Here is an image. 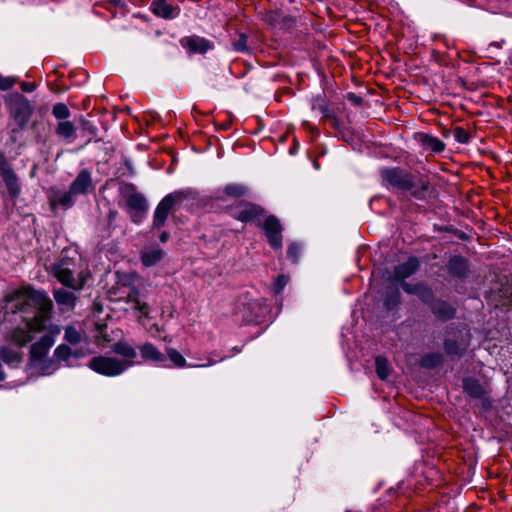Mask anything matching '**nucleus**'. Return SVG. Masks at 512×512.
<instances>
[{
	"mask_svg": "<svg viewBox=\"0 0 512 512\" xmlns=\"http://www.w3.org/2000/svg\"><path fill=\"white\" fill-rule=\"evenodd\" d=\"M5 300L14 303L15 311L26 313L30 308L35 309L32 317H23V325L16 326L10 332V341L18 347H25L36 334L42 333L46 328V322L52 314V300L45 292L30 287H23L8 294Z\"/></svg>",
	"mask_w": 512,
	"mask_h": 512,
	"instance_id": "f257e3e1",
	"label": "nucleus"
},
{
	"mask_svg": "<svg viewBox=\"0 0 512 512\" xmlns=\"http://www.w3.org/2000/svg\"><path fill=\"white\" fill-rule=\"evenodd\" d=\"M51 273L62 285L76 291L84 287L90 275L87 264L75 251L71 255L69 251H62L59 260L52 265Z\"/></svg>",
	"mask_w": 512,
	"mask_h": 512,
	"instance_id": "f03ea898",
	"label": "nucleus"
},
{
	"mask_svg": "<svg viewBox=\"0 0 512 512\" xmlns=\"http://www.w3.org/2000/svg\"><path fill=\"white\" fill-rule=\"evenodd\" d=\"M45 332L37 341L33 342L29 349L30 363L39 368L43 373L50 374L57 367L52 359H48L50 349L56 342L57 337L61 333V328L57 324H47L42 331Z\"/></svg>",
	"mask_w": 512,
	"mask_h": 512,
	"instance_id": "7ed1b4c3",
	"label": "nucleus"
},
{
	"mask_svg": "<svg viewBox=\"0 0 512 512\" xmlns=\"http://www.w3.org/2000/svg\"><path fill=\"white\" fill-rule=\"evenodd\" d=\"M385 183L392 189L409 192L417 199H424L429 189V183L416 178L412 174L400 168H386L381 171Z\"/></svg>",
	"mask_w": 512,
	"mask_h": 512,
	"instance_id": "20e7f679",
	"label": "nucleus"
},
{
	"mask_svg": "<svg viewBox=\"0 0 512 512\" xmlns=\"http://www.w3.org/2000/svg\"><path fill=\"white\" fill-rule=\"evenodd\" d=\"M87 366L94 372L106 376L116 377L129 369V364L112 356H95L91 358Z\"/></svg>",
	"mask_w": 512,
	"mask_h": 512,
	"instance_id": "39448f33",
	"label": "nucleus"
},
{
	"mask_svg": "<svg viewBox=\"0 0 512 512\" xmlns=\"http://www.w3.org/2000/svg\"><path fill=\"white\" fill-rule=\"evenodd\" d=\"M6 104L11 117L16 121L19 127H25L32 114V107L29 101L23 95L13 93L7 97Z\"/></svg>",
	"mask_w": 512,
	"mask_h": 512,
	"instance_id": "423d86ee",
	"label": "nucleus"
},
{
	"mask_svg": "<svg viewBox=\"0 0 512 512\" xmlns=\"http://www.w3.org/2000/svg\"><path fill=\"white\" fill-rule=\"evenodd\" d=\"M184 198L185 195L180 191L165 196L155 209L153 225L157 228L163 226L173 206L180 203Z\"/></svg>",
	"mask_w": 512,
	"mask_h": 512,
	"instance_id": "0eeeda50",
	"label": "nucleus"
},
{
	"mask_svg": "<svg viewBox=\"0 0 512 512\" xmlns=\"http://www.w3.org/2000/svg\"><path fill=\"white\" fill-rule=\"evenodd\" d=\"M265 210L254 203H242L239 206L238 210H234L231 212V216L238 221L248 223V222H254L258 226L261 223V218L264 216Z\"/></svg>",
	"mask_w": 512,
	"mask_h": 512,
	"instance_id": "6e6552de",
	"label": "nucleus"
},
{
	"mask_svg": "<svg viewBox=\"0 0 512 512\" xmlns=\"http://www.w3.org/2000/svg\"><path fill=\"white\" fill-rule=\"evenodd\" d=\"M268 238L270 245L275 249L282 247V226L275 216H268L260 225Z\"/></svg>",
	"mask_w": 512,
	"mask_h": 512,
	"instance_id": "1a4fd4ad",
	"label": "nucleus"
},
{
	"mask_svg": "<svg viewBox=\"0 0 512 512\" xmlns=\"http://www.w3.org/2000/svg\"><path fill=\"white\" fill-rule=\"evenodd\" d=\"M112 350L123 358L122 362L129 364V368L139 363L135 360L137 358L136 349L128 342L118 341L113 345Z\"/></svg>",
	"mask_w": 512,
	"mask_h": 512,
	"instance_id": "9d476101",
	"label": "nucleus"
},
{
	"mask_svg": "<svg viewBox=\"0 0 512 512\" xmlns=\"http://www.w3.org/2000/svg\"><path fill=\"white\" fill-rule=\"evenodd\" d=\"M151 11L158 17L173 19L179 15L180 9L168 3L166 0H153Z\"/></svg>",
	"mask_w": 512,
	"mask_h": 512,
	"instance_id": "9b49d317",
	"label": "nucleus"
},
{
	"mask_svg": "<svg viewBox=\"0 0 512 512\" xmlns=\"http://www.w3.org/2000/svg\"><path fill=\"white\" fill-rule=\"evenodd\" d=\"M92 178L91 173L84 169L79 172L75 180L70 185L71 193L77 194H85L92 189Z\"/></svg>",
	"mask_w": 512,
	"mask_h": 512,
	"instance_id": "f8f14e48",
	"label": "nucleus"
},
{
	"mask_svg": "<svg viewBox=\"0 0 512 512\" xmlns=\"http://www.w3.org/2000/svg\"><path fill=\"white\" fill-rule=\"evenodd\" d=\"M181 45L193 53H205L211 48L210 42L199 36L185 37L181 40Z\"/></svg>",
	"mask_w": 512,
	"mask_h": 512,
	"instance_id": "ddd939ff",
	"label": "nucleus"
},
{
	"mask_svg": "<svg viewBox=\"0 0 512 512\" xmlns=\"http://www.w3.org/2000/svg\"><path fill=\"white\" fill-rule=\"evenodd\" d=\"M53 297L57 305L66 310L74 309L77 302L76 295L73 292L67 291L63 288L55 289L53 291Z\"/></svg>",
	"mask_w": 512,
	"mask_h": 512,
	"instance_id": "4468645a",
	"label": "nucleus"
},
{
	"mask_svg": "<svg viewBox=\"0 0 512 512\" xmlns=\"http://www.w3.org/2000/svg\"><path fill=\"white\" fill-rule=\"evenodd\" d=\"M143 361L162 364L165 361L164 354L152 343L146 342L139 347Z\"/></svg>",
	"mask_w": 512,
	"mask_h": 512,
	"instance_id": "2eb2a0df",
	"label": "nucleus"
},
{
	"mask_svg": "<svg viewBox=\"0 0 512 512\" xmlns=\"http://www.w3.org/2000/svg\"><path fill=\"white\" fill-rule=\"evenodd\" d=\"M418 268V259L416 257H410L406 262L395 267L394 277L396 280H404L414 274Z\"/></svg>",
	"mask_w": 512,
	"mask_h": 512,
	"instance_id": "dca6fc26",
	"label": "nucleus"
},
{
	"mask_svg": "<svg viewBox=\"0 0 512 512\" xmlns=\"http://www.w3.org/2000/svg\"><path fill=\"white\" fill-rule=\"evenodd\" d=\"M75 195L74 193H71V190L69 189L68 192H61L59 190H51V193L49 195V203L51 207L54 209L57 206H61L65 209L69 208L73 204L72 196Z\"/></svg>",
	"mask_w": 512,
	"mask_h": 512,
	"instance_id": "f3484780",
	"label": "nucleus"
},
{
	"mask_svg": "<svg viewBox=\"0 0 512 512\" xmlns=\"http://www.w3.org/2000/svg\"><path fill=\"white\" fill-rule=\"evenodd\" d=\"M464 391L473 398L481 399L488 393V386L481 384L478 380L467 378L463 382Z\"/></svg>",
	"mask_w": 512,
	"mask_h": 512,
	"instance_id": "a211bd4d",
	"label": "nucleus"
},
{
	"mask_svg": "<svg viewBox=\"0 0 512 512\" xmlns=\"http://www.w3.org/2000/svg\"><path fill=\"white\" fill-rule=\"evenodd\" d=\"M127 206L130 210H132L135 214L132 215L133 221L137 222L136 215L138 213H144L148 206L145 197L138 192H133L127 197Z\"/></svg>",
	"mask_w": 512,
	"mask_h": 512,
	"instance_id": "6ab92c4d",
	"label": "nucleus"
},
{
	"mask_svg": "<svg viewBox=\"0 0 512 512\" xmlns=\"http://www.w3.org/2000/svg\"><path fill=\"white\" fill-rule=\"evenodd\" d=\"M1 175L10 196L17 197L20 193V186L16 174L12 169H6L3 173H1Z\"/></svg>",
	"mask_w": 512,
	"mask_h": 512,
	"instance_id": "aec40b11",
	"label": "nucleus"
},
{
	"mask_svg": "<svg viewBox=\"0 0 512 512\" xmlns=\"http://www.w3.org/2000/svg\"><path fill=\"white\" fill-rule=\"evenodd\" d=\"M420 142L425 149L435 153H441L445 149V143L443 141L428 134H421Z\"/></svg>",
	"mask_w": 512,
	"mask_h": 512,
	"instance_id": "412c9836",
	"label": "nucleus"
},
{
	"mask_svg": "<svg viewBox=\"0 0 512 512\" xmlns=\"http://www.w3.org/2000/svg\"><path fill=\"white\" fill-rule=\"evenodd\" d=\"M163 257V251L161 249H151L141 252V262L145 267H151L156 265Z\"/></svg>",
	"mask_w": 512,
	"mask_h": 512,
	"instance_id": "4be33fe9",
	"label": "nucleus"
},
{
	"mask_svg": "<svg viewBox=\"0 0 512 512\" xmlns=\"http://www.w3.org/2000/svg\"><path fill=\"white\" fill-rule=\"evenodd\" d=\"M0 358L6 364H9V365L18 364L21 362V359H22L20 352L14 350V349L8 348V347H2L0 349Z\"/></svg>",
	"mask_w": 512,
	"mask_h": 512,
	"instance_id": "5701e85b",
	"label": "nucleus"
},
{
	"mask_svg": "<svg viewBox=\"0 0 512 512\" xmlns=\"http://www.w3.org/2000/svg\"><path fill=\"white\" fill-rule=\"evenodd\" d=\"M449 270L456 276H463L467 270V263L462 257L454 256L449 261Z\"/></svg>",
	"mask_w": 512,
	"mask_h": 512,
	"instance_id": "b1692460",
	"label": "nucleus"
},
{
	"mask_svg": "<svg viewBox=\"0 0 512 512\" xmlns=\"http://www.w3.org/2000/svg\"><path fill=\"white\" fill-rule=\"evenodd\" d=\"M128 302L134 304V308L138 310L143 316H148L149 314V306L145 302H141L139 300V292L137 290H132L128 295Z\"/></svg>",
	"mask_w": 512,
	"mask_h": 512,
	"instance_id": "393cba45",
	"label": "nucleus"
},
{
	"mask_svg": "<svg viewBox=\"0 0 512 512\" xmlns=\"http://www.w3.org/2000/svg\"><path fill=\"white\" fill-rule=\"evenodd\" d=\"M224 192L230 197L239 198L247 194L248 189L242 184L231 183L225 186Z\"/></svg>",
	"mask_w": 512,
	"mask_h": 512,
	"instance_id": "a878e982",
	"label": "nucleus"
},
{
	"mask_svg": "<svg viewBox=\"0 0 512 512\" xmlns=\"http://www.w3.org/2000/svg\"><path fill=\"white\" fill-rule=\"evenodd\" d=\"M433 312L443 319L451 318L454 315V309L449 304L444 302H438L434 304Z\"/></svg>",
	"mask_w": 512,
	"mask_h": 512,
	"instance_id": "bb28decb",
	"label": "nucleus"
},
{
	"mask_svg": "<svg viewBox=\"0 0 512 512\" xmlns=\"http://www.w3.org/2000/svg\"><path fill=\"white\" fill-rule=\"evenodd\" d=\"M443 357L440 353H430L422 357L420 364L426 368H434L442 363Z\"/></svg>",
	"mask_w": 512,
	"mask_h": 512,
	"instance_id": "cd10ccee",
	"label": "nucleus"
},
{
	"mask_svg": "<svg viewBox=\"0 0 512 512\" xmlns=\"http://www.w3.org/2000/svg\"><path fill=\"white\" fill-rule=\"evenodd\" d=\"M53 356L56 361H68L73 356V352L68 345L60 344L55 348Z\"/></svg>",
	"mask_w": 512,
	"mask_h": 512,
	"instance_id": "c85d7f7f",
	"label": "nucleus"
},
{
	"mask_svg": "<svg viewBox=\"0 0 512 512\" xmlns=\"http://www.w3.org/2000/svg\"><path fill=\"white\" fill-rule=\"evenodd\" d=\"M64 340L71 345H76L81 342L82 336L76 328L68 326L64 331Z\"/></svg>",
	"mask_w": 512,
	"mask_h": 512,
	"instance_id": "c756f323",
	"label": "nucleus"
},
{
	"mask_svg": "<svg viewBox=\"0 0 512 512\" xmlns=\"http://www.w3.org/2000/svg\"><path fill=\"white\" fill-rule=\"evenodd\" d=\"M376 373L382 380L386 379L390 373L389 363L385 358L377 357L375 360Z\"/></svg>",
	"mask_w": 512,
	"mask_h": 512,
	"instance_id": "7c9ffc66",
	"label": "nucleus"
},
{
	"mask_svg": "<svg viewBox=\"0 0 512 512\" xmlns=\"http://www.w3.org/2000/svg\"><path fill=\"white\" fill-rule=\"evenodd\" d=\"M167 356L177 368H183L187 365L186 359L183 355L174 348L167 349Z\"/></svg>",
	"mask_w": 512,
	"mask_h": 512,
	"instance_id": "2f4dec72",
	"label": "nucleus"
},
{
	"mask_svg": "<svg viewBox=\"0 0 512 512\" xmlns=\"http://www.w3.org/2000/svg\"><path fill=\"white\" fill-rule=\"evenodd\" d=\"M56 132L61 137L70 138L74 135L75 127L70 121H62L58 124Z\"/></svg>",
	"mask_w": 512,
	"mask_h": 512,
	"instance_id": "473e14b6",
	"label": "nucleus"
},
{
	"mask_svg": "<svg viewBox=\"0 0 512 512\" xmlns=\"http://www.w3.org/2000/svg\"><path fill=\"white\" fill-rule=\"evenodd\" d=\"M52 114L57 119H66L69 117L70 112L68 107L63 103H58L53 107Z\"/></svg>",
	"mask_w": 512,
	"mask_h": 512,
	"instance_id": "72a5a7b5",
	"label": "nucleus"
},
{
	"mask_svg": "<svg viewBox=\"0 0 512 512\" xmlns=\"http://www.w3.org/2000/svg\"><path fill=\"white\" fill-rule=\"evenodd\" d=\"M453 136L459 143L466 144L469 142L470 134L463 127H456L453 130Z\"/></svg>",
	"mask_w": 512,
	"mask_h": 512,
	"instance_id": "f704fd0d",
	"label": "nucleus"
},
{
	"mask_svg": "<svg viewBox=\"0 0 512 512\" xmlns=\"http://www.w3.org/2000/svg\"><path fill=\"white\" fill-rule=\"evenodd\" d=\"M402 288L405 292L409 293V294H415V293H418L419 289H422L425 293L429 294L430 295V289L425 287L424 285L422 284H418V285H411V284H408V283H402Z\"/></svg>",
	"mask_w": 512,
	"mask_h": 512,
	"instance_id": "c9c22d12",
	"label": "nucleus"
},
{
	"mask_svg": "<svg viewBox=\"0 0 512 512\" xmlns=\"http://www.w3.org/2000/svg\"><path fill=\"white\" fill-rule=\"evenodd\" d=\"M464 349V346H461L452 340H446L445 342V350L449 354H460Z\"/></svg>",
	"mask_w": 512,
	"mask_h": 512,
	"instance_id": "e433bc0d",
	"label": "nucleus"
},
{
	"mask_svg": "<svg viewBox=\"0 0 512 512\" xmlns=\"http://www.w3.org/2000/svg\"><path fill=\"white\" fill-rule=\"evenodd\" d=\"M289 277L286 275H279L274 282V292L280 294L283 288L288 284Z\"/></svg>",
	"mask_w": 512,
	"mask_h": 512,
	"instance_id": "4c0bfd02",
	"label": "nucleus"
},
{
	"mask_svg": "<svg viewBox=\"0 0 512 512\" xmlns=\"http://www.w3.org/2000/svg\"><path fill=\"white\" fill-rule=\"evenodd\" d=\"M233 48L236 51H245L247 49V38L244 34H240L238 39L233 42Z\"/></svg>",
	"mask_w": 512,
	"mask_h": 512,
	"instance_id": "58836bf2",
	"label": "nucleus"
},
{
	"mask_svg": "<svg viewBox=\"0 0 512 512\" xmlns=\"http://www.w3.org/2000/svg\"><path fill=\"white\" fill-rule=\"evenodd\" d=\"M15 79L13 77H6L0 75V89L1 90H8L12 88L15 84Z\"/></svg>",
	"mask_w": 512,
	"mask_h": 512,
	"instance_id": "ea45409f",
	"label": "nucleus"
},
{
	"mask_svg": "<svg viewBox=\"0 0 512 512\" xmlns=\"http://www.w3.org/2000/svg\"><path fill=\"white\" fill-rule=\"evenodd\" d=\"M299 246L296 245V244H291L288 249H287V254L290 258H292L294 261L297 260V256H298V253H299Z\"/></svg>",
	"mask_w": 512,
	"mask_h": 512,
	"instance_id": "a19ab883",
	"label": "nucleus"
},
{
	"mask_svg": "<svg viewBox=\"0 0 512 512\" xmlns=\"http://www.w3.org/2000/svg\"><path fill=\"white\" fill-rule=\"evenodd\" d=\"M35 88H36V85L31 82H23L21 84V89L24 92H28V93L33 92L35 90Z\"/></svg>",
	"mask_w": 512,
	"mask_h": 512,
	"instance_id": "79ce46f5",
	"label": "nucleus"
},
{
	"mask_svg": "<svg viewBox=\"0 0 512 512\" xmlns=\"http://www.w3.org/2000/svg\"><path fill=\"white\" fill-rule=\"evenodd\" d=\"M6 169H11L8 165L4 155L0 153V173H3Z\"/></svg>",
	"mask_w": 512,
	"mask_h": 512,
	"instance_id": "37998d69",
	"label": "nucleus"
},
{
	"mask_svg": "<svg viewBox=\"0 0 512 512\" xmlns=\"http://www.w3.org/2000/svg\"><path fill=\"white\" fill-rule=\"evenodd\" d=\"M314 109H318L323 117H327L329 114V109L325 104H319L318 107L314 106Z\"/></svg>",
	"mask_w": 512,
	"mask_h": 512,
	"instance_id": "c03bdc74",
	"label": "nucleus"
},
{
	"mask_svg": "<svg viewBox=\"0 0 512 512\" xmlns=\"http://www.w3.org/2000/svg\"><path fill=\"white\" fill-rule=\"evenodd\" d=\"M423 301H429L432 298V292L430 291V295L425 293L422 289H419L418 293H416Z\"/></svg>",
	"mask_w": 512,
	"mask_h": 512,
	"instance_id": "a18cd8bd",
	"label": "nucleus"
},
{
	"mask_svg": "<svg viewBox=\"0 0 512 512\" xmlns=\"http://www.w3.org/2000/svg\"><path fill=\"white\" fill-rule=\"evenodd\" d=\"M215 363H216V361L210 360L207 364H204V365H189V366L190 367H207V366L214 365Z\"/></svg>",
	"mask_w": 512,
	"mask_h": 512,
	"instance_id": "49530a36",
	"label": "nucleus"
},
{
	"mask_svg": "<svg viewBox=\"0 0 512 512\" xmlns=\"http://www.w3.org/2000/svg\"><path fill=\"white\" fill-rule=\"evenodd\" d=\"M168 237H169V235L167 232H162L160 235V241L164 243L167 241Z\"/></svg>",
	"mask_w": 512,
	"mask_h": 512,
	"instance_id": "de8ad7c7",
	"label": "nucleus"
},
{
	"mask_svg": "<svg viewBox=\"0 0 512 512\" xmlns=\"http://www.w3.org/2000/svg\"><path fill=\"white\" fill-rule=\"evenodd\" d=\"M394 304L399 302V293L396 292L394 298L391 300Z\"/></svg>",
	"mask_w": 512,
	"mask_h": 512,
	"instance_id": "09e8293b",
	"label": "nucleus"
},
{
	"mask_svg": "<svg viewBox=\"0 0 512 512\" xmlns=\"http://www.w3.org/2000/svg\"><path fill=\"white\" fill-rule=\"evenodd\" d=\"M490 46H494V47H496V48H500V47H501V43H500V42H492V43L490 44Z\"/></svg>",
	"mask_w": 512,
	"mask_h": 512,
	"instance_id": "8fccbe9b",
	"label": "nucleus"
}]
</instances>
